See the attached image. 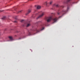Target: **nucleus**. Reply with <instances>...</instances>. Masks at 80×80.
Masks as SVG:
<instances>
[{"mask_svg":"<svg viewBox=\"0 0 80 80\" xmlns=\"http://www.w3.org/2000/svg\"><path fill=\"white\" fill-rule=\"evenodd\" d=\"M37 32H39V31H38V30H37Z\"/></svg>","mask_w":80,"mask_h":80,"instance_id":"dca6fc26","label":"nucleus"},{"mask_svg":"<svg viewBox=\"0 0 80 80\" xmlns=\"http://www.w3.org/2000/svg\"><path fill=\"white\" fill-rule=\"evenodd\" d=\"M52 17H48L47 18V22H50V21L52 20Z\"/></svg>","mask_w":80,"mask_h":80,"instance_id":"f257e3e1","label":"nucleus"},{"mask_svg":"<svg viewBox=\"0 0 80 80\" xmlns=\"http://www.w3.org/2000/svg\"><path fill=\"white\" fill-rule=\"evenodd\" d=\"M60 14V13H58V14L59 15Z\"/></svg>","mask_w":80,"mask_h":80,"instance_id":"a211bd4d","label":"nucleus"},{"mask_svg":"<svg viewBox=\"0 0 80 80\" xmlns=\"http://www.w3.org/2000/svg\"><path fill=\"white\" fill-rule=\"evenodd\" d=\"M40 8H41V6H38L37 7V9H40Z\"/></svg>","mask_w":80,"mask_h":80,"instance_id":"39448f33","label":"nucleus"},{"mask_svg":"<svg viewBox=\"0 0 80 80\" xmlns=\"http://www.w3.org/2000/svg\"><path fill=\"white\" fill-rule=\"evenodd\" d=\"M52 2H52V1H51V2H50V5H51V4H52Z\"/></svg>","mask_w":80,"mask_h":80,"instance_id":"f8f14e48","label":"nucleus"},{"mask_svg":"<svg viewBox=\"0 0 80 80\" xmlns=\"http://www.w3.org/2000/svg\"><path fill=\"white\" fill-rule=\"evenodd\" d=\"M44 15H45V12H42V14L40 15L37 18V19L38 18H41V17H42Z\"/></svg>","mask_w":80,"mask_h":80,"instance_id":"f03ea898","label":"nucleus"},{"mask_svg":"<svg viewBox=\"0 0 80 80\" xmlns=\"http://www.w3.org/2000/svg\"><path fill=\"white\" fill-rule=\"evenodd\" d=\"M62 13H66V11L63 10L62 11Z\"/></svg>","mask_w":80,"mask_h":80,"instance_id":"0eeeda50","label":"nucleus"},{"mask_svg":"<svg viewBox=\"0 0 80 80\" xmlns=\"http://www.w3.org/2000/svg\"><path fill=\"white\" fill-rule=\"evenodd\" d=\"M31 10H29L28 12L26 14V15H27L28 14V13H30V12H31Z\"/></svg>","mask_w":80,"mask_h":80,"instance_id":"7ed1b4c3","label":"nucleus"},{"mask_svg":"<svg viewBox=\"0 0 80 80\" xmlns=\"http://www.w3.org/2000/svg\"><path fill=\"white\" fill-rule=\"evenodd\" d=\"M44 5H47V2H45L44 3Z\"/></svg>","mask_w":80,"mask_h":80,"instance_id":"9d476101","label":"nucleus"},{"mask_svg":"<svg viewBox=\"0 0 80 80\" xmlns=\"http://www.w3.org/2000/svg\"><path fill=\"white\" fill-rule=\"evenodd\" d=\"M21 12V11H19V12Z\"/></svg>","mask_w":80,"mask_h":80,"instance_id":"6ab92c4d","label":"nucleus"},{"mask_svg":"<svg viewBox=\"0 0 80 80\" xmlns=\"http://www.w3.org/2000/svg\"><path fill=\"white\" fill-rule=\"evenodd\" d=\"M9 38L10 40H13V37L12 36L9 37Z\"/></svg>","mask_w":80,"mask_h":80,"instance_id":"423d86ee","label":"nucleus"},{"mask_svg":"<svg viewBox=\"0 0 80 80\" xmlns=\"http://www.w3.org/2000/svg\"><path fill=\"white\" fill-rule=\"evenodd\" d=\"M6 18V17H4L3 18H2V20H5Z\"/></svg>","mask_w":80,"mask_h":80,"instance_id":"6e6552de","label":"nucleus"},{"mask_svg":"<svg viewBox=\"0 0 80 80\" xmlns=\"http://www.w3.org/2000/svg\"><path fill=\"white\" fill-rule=\"evenodd\" d=\"M56 7H58V5H56Z\"/></svg>","mask_w":80,"mask_h":80,"instance_id":"2eb2a0df","label":"nucleus"},{"mask_svg":"<svg viewBox=\"0 0 80 80\" xmlns=\"http://www.w3.org/2000/svg\"><path fill=\"white\" fill-rule=\"evenodd\" d=\"M38 13H37V14H36V15H38Z\"/></svg>","mask_w":80,"mask_h":80,"instance_id":"f3484780","label":"nucleus"},{"mask_svg":"<svg viewBox=\"0 0 80 80\" xmlns=\"http://www.w3.org/2000/svg\"><path fill=\"white\" fill-rule=\"evenodd\" d=\"M57 18H54L53 20V21L54 22H57Z\"/></svg>","mask_w":80,"mask_h":80,"instance_id":"20e7f679","label":"nucleus"},{"mask_svg":"<svg viewBox=\"0 0 80 80\" xmlns=\"http://www.w3.org/2000/svg\"><path fill=\"white\" fill-rule=\"evenodd\" d=\"M70 0H68V2H69L70 1Z\"/></svg>","mask_w":80,"mask_h":80,"instance_id":"4468645a","label":"nucleus"},{"mask_svg":"<svg viewBox=\"0 0 80 80\" xmlns=\"http://www.w3.org/2000/svg\"><path fill=\"white\" fill-rule=\"evenodd\" d=\"M24 22V20H22L21 21V22Z\"/></svg>","mask_w":80,"mask_h":80,"instance_id":"9b49d317","label":"nucleus"},{"mask_svg":"<svg viewBox=\"0 0 80 80\" xmlns=\"http://www.w3.org/2000/svg\"><path fill=\"white\" fill-rule=\"evenodd\" d=\"M44 29V28H43L41 30H43Z\"/></svg>","mask_w":80,"mask_h":80,"instance_id":"ddd939ff","label":"nucleus"},{"mask_svg":"<svg viewBox=\"0 0 80 80\" xmlns=\"http://www.w3.org/2000/svg\"><path fill=\"white\" fill-rule=\"evenodd\" d=\"M30 24H27V27H29V26H30Z\"/></svg>","mask_w":80,"mask_h":80,"instance_id":"1a4fd4ad","label":"nucleus"}]
</instances>
